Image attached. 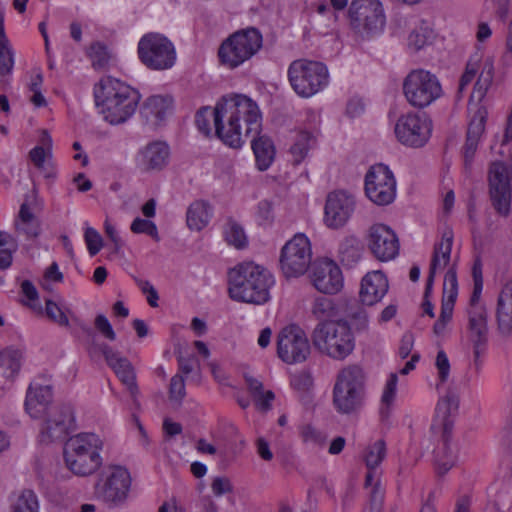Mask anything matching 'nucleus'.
I'll return each mask as SVG.
<instances>
[{"label": "nucleus", "mask_w": 512, "mask_h": 512, "mask_svg": "<svg viewBox=\"0 0 512 512\" xmlns=\"http://www.w3.org/2000/svg\"><path fill=\"white\" fill-rule=\"evenodd\" d=\"M365 394V374L361 367L349 365L342 368L336 377L333 388V404L342 414L357 410Z\"/></svg>", "instance_id": "8"}, {"label": "nucleus", "mask_w": 512, "mask_h": 512, "mask_svg": "<svg viewBox=\"0 0 512 512\" xmlns=\"http://www.w3.org/2000/svg\"><path fill=\"white\" fill-rule=\"evenodd\" d=\"M386 457V443L382 439H377L369 443L363 451V460L368 469L365 485L371 488V493L376 497L380 493L379 475L375 469L383 462Z\"/></svg>", "instance_id": "28"}, {"label": "nucleus", "mask_w": 512, "mask_h": 512, "mask_svg": "<svg viewBox=\"0 0 512 512\" xmlns=\"http://www.w3.org/2000/svg\"><path fill=\"white\" fill-rule=\"evenodd\" d=\"M434 365L437 370L439 382L441 384L445 383L449 378L451 367L448 356L443 350L437 352Z\"/></svg>", "instance_id": "55"}, {"label": "nucleus", "mask_w": 512, "mask_h": 512, "mask_svg": "<svg viewBox=\"0 0 512 512\" xmlns=\"http://www.w3.org/2000/svg\"><path fill=\"white\" fill-rule=\"evenodd\" d=\"M312 343L323 355L343 360L354 350V337L344 321H322L313 330Z\"/></svg>", "instance_id": "5"}, {"label": "nucleus", "mask_w": 512, "mask_h": 512, "mask_svg": "<svg viewBox=\"0 0 512 512\" xmlns=\"http://www.w3.org/2000/svg\"><path fill=\"white\" fill-rule=\"evenodd\" d=\"M300 435L304 443L318 448L324 447L327 439L326 435L322 431L311 425L302 427Z\"/></svg>", "instance_id": "51"}, {"label": "nucleus", "mask_w": 512, "mask_h": 512, "mask_svg": "<svg viewBox=\"0 0 512 512\" xmlns=\"http://www.w3.org/2000/svg\"><path fill=\"white\" fill-rule=\"evenodd\" d=\"M225 241L236 249H243L248 244V239L243 227L235 221H228L223 230Z\"/></svg>", "instance_id": "43"}, {"label": "nucleus", "mask_w": 512, "mask_h": 512, "mask_svg": "<svg viewBox=\"0 0 512 512\" xmlns=\"http://www.w3.org/2000/svg\"><path fill=\"white\" fill-rule=\"evenodd\" d=\"M14 67V52L8 38H0V77L10 74Z\"/></svg>", "instance_id": "45"}, {"label": "nucleus", "mask_w": 512, "mask_h": 512, "mask_svg": "<svg viewBox=\"0 0 512 512\" xmlns=\"http://www.w3.org/2000/svg\"><path fill=\"white\" fill-rule=\"evenodd\" d=\"M102 353L109 367L115 372L119 380L126 386L132 396H135L138 392L136 385V375L134 368L130 361L120 356V354L114 351L107 345L102 347Z\"/></svg>", "instance_id": "29"}, {"label": "nucleus", "mask_w": 512, "mask_h": 512, "mask_svg": "<svg viewBox=\"0 0 512 512\" xmlns=\"http://www.w3.org/2000/svg\"><path fill=\"white\" fill-rule=\"evenodd\" d=\"M38 510V499L33 491L23 490L13 496L11 512H38Z\"/></svg>", "instance_id": "42"}, {"label": "nucleus", "mask_w": 512, "mask_h": 512, "mask_svg": "<svg viewBox=\"0 0 512 512\" xmlns=\"http://www.w3.org/2000/svg\"><path fill=\"white\" fill-rule=\"evenodd\" d=\"M263 45V37L256 28H246L228 36L219 46L218 58L222 65L234 69L251 59Z\"/></svg>", "instance_id": "9"}, {"label": "nucleus", "mask_w": 512, "mask_h": 512, "mask_svg": "<svg viewBox=\"0 0 512 512\" xmlns=\"http://www.w3.org/2000/svg\"><path fill=\"white\" fill-rule=\"evenodd\" d=\"M138 56L140 61L152 70H167L176 62L174 44L160 33H147L138 42Z\"/></svg>", "instance_id": "12"}, {"label": "nucleus", "mask_w": 512, "mask_h": 512, "mask_svg": "<svg viewBox=\"0 0 512 512\" xmlns=\"http://www.w3.org/2000/svg\"><path fill=\"white\" fill-rule=\"evenodd\" d=\"M21 291L23 296L26 298V300H24L25 305L34 310L40 309L38 304V292L30 281L25 280L22 282Z\"/></svg>", "instance_id": "58"}, {"label": "nucleus", "mask_w": 512, "mask_h": 512, "mask_svg": "<svg viewBox=\"0 0 512 512\" xmlns=\"http://www.w3.org/2000/svg\"><path fill=\"white\" fill-rule=\"evenodd\" d=\"M403 94L412 107L421 109L439 99L443 90L436 75L428 70L416 69L405 77Z\"/></svg>", "instance_id": "10"}, {"label": "nucleus", "mask_w": 512, "mask_h": 512, "mask_svg": "<svg viewBox=\"0 0 512 512\" xmlns=\"http://www.w3.org/2000/svg\"><path fill=\"white\" fill-rule=\"evenodd\" d=\"M104 230L108 239L113 243L114 248L119 250L123 246V241L117 228L110 222L108 218L104 222Z\"/></svg>", "instance_id": "64"}, {"label": "nucleus", "mask_w": 512, "mask_h": 512, "mask_svg": "<svg viewBox=\"0 0 512 512\" xmlns=\"http://www.w3.org/2000/svg\"><path fill=\"white\" fill-rule=\"evenodd\" d=\"M454 305L451 299H443L441 305V313L439 319L433 326V331L435 335L442 336L447 328L448 323L452 319Z\"/></svg>", "instance_id": "49"}, {"label": "nucleus", "mask_w": 512, "mask_h": 512, "mask_svg": "<svg viewBox=\"0 0 512 512\" xmlns=\"http://www.w3.org/2000/svg\"><path fill=\"white\" fill-rule=\"evenodd\" d=\"M88 55L94 67L101 68L107 63L108 53L106 47L101 43L92 44L88 50Z\"/></svg>", "instance_id": "57"}, {"label": "nucleus", "mask_w": 512, "mask_h": 512, "mask_svg": "<svg viewBox=\"0 0 512 512\" xmlns=\"http://www.w3.org/2000/svg\"><path fill=\"white\" fill-rule=\"evenodd\" d=\"M22 351L6 348L0 352V369L5 377H13L20 370Z\"/></svg>", "instance_id": "41"}, {"label": "nucleus", "mask_w": 512, "mask_h": 512, "mask_svg": "<svg viewBox=\"0 0 512 512\" xmlns=\"http://www.w3.org/2000/svg\"><path fill=\"white\" fill-rule=\"evenodd\" d=\"M432 122L425 114L409 112L401 115L394 126L396 139L405 146L423 147L431 137Z\"/></svg>", "instance_id": "15"}, {"label": "nucleus", "mask_w": 512, "mask_h": 512, "mask_svg": "<svg viewBox=\"0 0 512 512\" xmlns=\"http://www.w3.org/2000/svg\"><path fill=\"white\" fill-rule=\"evenodd\" d=\"M365 194L376 205H388L396 197V180L391 170L383 165L372 166L365 176Z\"/></svg>", "instance_id": "17"}, {"label": "nucleus", "mask_w": 512, "mask_h": 512, "mask_svg": "<svg viewBox=\"0 0 512 512\" xmlns=\"http://www.w3.org/2000/svg\"><path fill=\"white\" fill-rule=\"evenodd\" d=\"M389 290V281L381 270L367 272L360 281L358 297L363 306H374L382 301Z\"/></svg>", "instance_id": "23"}, {"label": "nucleus", "mask_w": 512, "mask_h": 512, "mask_svg": "<svg viewBox=\"0 0 512 512\" xmlns=\"http://www.w3.org/2000/svg\"><path fill=\"white\" fill-rule=\"evenodd\" d=\"M459 407V397L453 393L448 392L443 396L436 406V421H439L443 426L444 431L450 427L449 417L454 415Z\"/></svg>", "instance_id": "38"}, {"label": "nucleus", "mask_w": 512, "mask_h": 512, "mask_svg": "<svg viewBox=\"0 0 512 512\" xmlns=\"http://www.w3.org/2000/svg\"><path fill=\"white\" fill-rule=\"evenodd\" d=\"M311 279L314 287L325 294H335L343 287V275L339 266L328 259L315 263Z\"/></svg>", "instance_id": "22"}, {"label": "nucleus", "mask_w": 512, "mask_h": 512, "mask_svg": "<svg viewBox=\"0 0 512 512\" xmlns=\"http://www.w3.org/2000/svg\"><path fill=\"white\" fill-rule=\"evenodd\" d=\"M132 486L130 472L122 466H111L107 469L102 483L98 486V494L109 507H122L129 498Z\"/></svg>", "instance_id": "16"}, {"label": "nucleus", "mask_w": 512, "mask_h": 512, "mask_svg": "<svg viewBox=\"0 0 512 512\" xmlns=\"http://www.w3.org/2000/svg\"><path fill=\"white\" fill-rule=\"evenodd\" d=\"M294 92L302 98H310L324 90L330 80L327 66L315 60L297 59L290 63L287 71Z\"/></svg>", "instance_id": "7"}, {"label": "nucleus", "mask_w": 512, "mask_h": 512, "mask_svg": "<svg viewBox=\"0 0 512 512\" xmlns=\"http://www.w3.org/2000/svg\"><path fill=\"white\" fill-rule=\"evenodd\" d=\"M477 98H472L468 105L469 123L467 138L463 147L465 165L472 163L476 154L479 141L485 130V123L488 117L487 109L480 104Z\"/></svg>", "instance_id": "21"}, {"label": "nucleus", "mask_w": 512, "mask_h": 512, "mask_svg": "<svg viewBox=\"0 0 512 512\" xmlns=\"http://www.w3.org/2000/svg\"><path fill=\"white\" fill-rule=\"evenodd\" d=\"M53 394L49 384L35 380L27 389L25 398V410L31 418L39 419L51 409Z\"/></svg>", "instance_id": "24"}, {"label": "nucleus", "mask_w": 512, "mask_h": 512, "mask_svg": "<svg viewBox=\"0 0 512 512\" xmlns=\"http://www.w3.org/2000/svg\"><path fill=\"white\" fill-rule=\"evenodd\" d=\"M276 352L284 363L293 365L304 362L311 352L304 330L296 325L282 328L276 338Z\"/></svg>", "instance_id": "14"}, {"label": "nucleus", "mask_w": 512, "mask_h": 512, "mask_svg": "<svg viewBox=\"0 0 512 512\" xmlns=\"http://www.w3.org/2000/svg\"><path fill=\"white\" fill-rule=\"evenodd\" d=\"M457 450L449 444H443L435 454V470L438 476H444L457 463Z\"/></svg>", "instance_id": "40"}, {"label": "nucleus", "mask_w": 512, "mask_h": 512, "mask_svg": "<svg viewBox=\"0 0 512 512\" xmlns=\"http://www.w3.org/2000/svg\"><path fill=\"white\" fill-rule=\"evenodd\" d=\"M130 229L135 234H146L157 242L160 240L157 226L151 220L137 217L131 223Z\"/></svg>", "instance_id": "50"}, {"label": "nucleus", "mask_w": 512, "mask_h": 512, "mask_svg": "<svg viewBox=\"0 0 512 512\" xmlns=\"http://www.w3.org/2000/svg\"><path fill=\"white\" fill-rule=\"evenodd\" d=\"M210 205L202 200L193 202L187 210V225L191 230L200 231L205 228L211 218Z\"/></svg>", "instance_id": "37"}, {"label": "nucleus", "mask_w": 512, "mask_h": 512, "mask_svg": "<svg viewBox=\"0 0 512 512\" xmlns=\"http://www.w3.org/2000/svg\"><path fill=\"white\" fill-rule=\"evenodd\" d=\"M436 36L432 25L427 21L421 20L409 32L407 36V47L412 52L420 51L432 44Z\"/></svg>", "instance_id": "34"}, {"label": "nucleus", "mask_w": 512, "mask_h": 512, "mask_svg": "<svg viewBox=\"0 0 512 512\" xmlns=\"http://www.w3.org/2000/svg\"><path fill=\"white\" fill-rule=\"evenodd\" d=\"M85 242L87 244L90 255H96L102 248V237L97 230L87 226L84 233Z\"/></svg>", "instance_id": "56"}, {"label": "nucleus", "mask_w": 512, "mask_h": 512, "mask_svg": "<svg viewBox=\"0 0 512 512\" xmlns=\"http://www.w3.org/2000/svg\"><path fill=\"white\" fill-rule=\"evenodd\" d=\"M312 261V247L309 238L298 233L281 249L280 268L287 278L299 277L309 268Z\"/></svg>", "instance_id": "13"}, {"label": "nucleus", "mask_w": 512, "mask_h": 512, "mask_svg": "<svg viewBox=\"0 0 512 512\" xmlns=\"http://www.w3.org/2000/svg\"><path fill=\"white\" fill-rule=\"evenodd\" d=\"M349 23L353 32L368 39L382 32L385 14L379 0H353L349 7Z\"/></svg>", "instance_id": "11"}, {"label": "nucleus", "mask_w": 512, "mask_h": 512, "mask_svg": "<svg viewBox=\"0 0 512 512\" xmlns=\"http://www.w3.org/2000/svg\"><path fill=\"white\" fill-rule=\"evenodd\" d=\"M170 158L169 146L162 141H154L143 147L137 154V166L144 172H159Z\"/></svg>", "instance_id": "25"}, {"label": "nucleus", "mask_w": 512, "mask_h": 512, "mask_svg": "<svg viewBox=\"0 0 512 512\" xmlns=\"http://www.w3.org/2000/svg\"><path fill=\"white\" fill-rule=\"evenodd\" d=\"M45 312L49 319L59 326L69 327L70 322L66 312L55 302L51 300L46 301Z\"/></svg>", "instance_id": "53"}, {"label": "nucleus", "mask_w": 512, "mask_h": 512, "mask_svg": "<svg viewBox=\"0 0 512 512\" xmlns=\"http://www.w3.org/2000/svg\"><path fill=\"white\" fill-rule=\"evenodd\" d=\"M170 398L180 401L185 396V383L181 375H174L170 381Z\"/></svg>", "instance_id": "60"}, {"label": "nucleus", "mask_w": 512, "mask_h": 512, "mask_svg": "<svg viewBox=\"0 0 512 512\" xmlns=\"http://www.w3.org/2000/svg\"><path fill=\"white\" fill-rule=\"evenodd\" d=\"M15 227L19 233L28 238H35L40 234V222L27 203L21 205L18 217L15 220Z\"/></svg>", "instance_id": "36"}, {"label": "nucleus", "mask_w": 512, "mask_h": 512, "mask_svg": "<svg viewBox=\"0 0 512 512\" xmlns=\"http://www.w3.org/2000/svg\"><path fill=\"white\" fill-rule=\"evenodd\" d=\"M496 319L501 334H512V280L507 281L499 292Z\"/></svg>", "instance_id": "32"}, {"label": "nucleus", "mask_w": 512, "mask_h": 512, "mask_svg": "<svg viewBox=\"0 0 512 512\" xmlns=\"http://www.w3.org/2000/svg\"><path fill=\"white\" fill-rule=\"evenodd\" d=\"M53 141L47 131H42L39 144L29 152L30 161L47 178H54L56 170L52 161Z\"/></svg>", "instance_id": "30"}, {"label": "nucleus", "mask_w": 512, "mask_h": 512, "mask_svg": "<svg viewBox=\"0 0 512 512\" xmlns=\"http://www.w3.org/2000/svg\"><path fill=\"white\" fill-rule=\"evenodd\" d=\"M339 257L343 264L352 266L361 258L362 247L355 236L345 237L339 245Z\"/></svg>", "instance_id": "39"}, {"label": "nucleus", "mask_w": 512, "mask_h": 512, "mask_svg": "<svg viewBox=\"0 0 512 512\" xmlns=\"http://www.w3.org/2000/svg\"><path fill=\"white\" fill-rule=\"evenodd\" d=\"M215 115H216V106L214 108L211 107H203L201 108L196 116L195 123L198 130L205 136H210L212 133V125L215 127Z\"/></svg>", "instance_id": "44"}, {"label": "nucleus", "mask_w": 512, "mask_h": 512, "mask_svg": "<svg viewBox=\"0 0 512 512\" xmlns=\"http://www.w3.org/2000/svg\"><path fill=\"white\" fill-rule=\"evenodd\" d=\"M312 313L320 320L326 321V319L336 316L337 309L334 302L326 297H319L315 300Z\"/></svg>", "instance_id": "48"}, {"label": "nucleus", "mask_w": 512, "mask_h": 512, "mask_svg": "<svg viewBox=\"0 0 512 512\" xmlns=\"http://www.w3.org/2000/svg\"><path fill=\"white\" fill-rule=\"evenodd\" d=\"M246 101L233 102L230 95L223 96L216 103L215 134L227 146L241 148L246 142L239 115L251 113Z\"/></svg>", "instance_id": "6"}, {"label": "nucleus", "mask_w": 512, "mask_h": 512, "mask_svg": "<svg viewBox=\"0 0 512 512\" xmlns=\"http://www.w3.org/2000/svg\"><path fill=\"white\" fill-rule=\"evenodd\" d=\"M356 209L355 196L345 190H335L327 195L324 223L328 228L339 229L351 219Z\"/></svg>", "instance_id": "18"}, {"label": "nucleus", "mask_w": 512, "mask_h": 512, "mask_svg": "<svg viewBox=\"0 0 512 512\" xmlns=\"http://www.w3.org/2000/svg\"><path fill=\"white\" fill-rule=\"evenodd\" d=\"M492 36V29L487 22H479L476 28L475 37L477 41L476 51L470 56L465 71L459 81V92L464 91L476 78L472 92V98L482 101L492 85L494 78V60L492 56L486 55L481 46Z\"/></svg>", "instance_id": "3"}, {"label": "nucleus", "mask_w": 512, "mask_h": 512, "mask_svg": "<svg viewBox=\"0 0 512 512\" xmlns=\"http://www.w3.org/2000/svg\"><path fill=\"white\" fill-rule=\"evenodd\" d=\"M257 217L264 223H271L274 218V207L273 203L268 200H262L257 206Z\"/></svg>", "instance_id": "61"}, {"label": "nucleus", "mask_w": 512, "mask_h": 512, "mask_svg": "<svg viewBox=\"0 0 512 512\" xmlns=\"http://www.w3.org/2000/svg\"><path fill=\"white\" fill-rule=\"evenodd\" d=\"M95 327L107 339L113 341L116 339V334L104 315H98L95 319Z\"/></svg>", "instance_id": "63"}, {"label": "nucleus", "mask_w": 512, "mask_h": 512, "mask_svg": "<svg viewBox=\"0 0 512 512\" xmlns=\"http://www.w3.org/2000/svg\"><path fill=\"white\" fill-rule=\"evenodd\" d=\"M469 328L479 338L486 332V312L482 306H474L469 311Z\"/></svg>", "instance_id": "47"}, {"label": "nucleus", "mask_w": 512, "mask_h": 512, "mask_svg": "<svg viewBox=\"0 0 512 512\" xmlns=\"http://www.w3.org/2000/svg\"><path fill=\"white\" fill-rule=\"evenodd\" d=\"M444 297L443 299H451L453 305L455 304L457 296V276L455 267L446 269L444 277Z\"/></svg>", "instance_id": "54"}, {"label": "nucleus", "mask_w": 512, "mask_h": 512, "mask_svg": "<svg viewBox=\"0 0 512 512\" xmlns=\"http://www.w3.org/2000/svg\"><path fill=\"white\" fill-rule=\"evenodd\" d=\"M228 284L231 299L261 305L270 300V290L275 279L264 266L246 261L229 270Z\"/></svg>", "instance_id": "1"}, {"label": "nucleus", "mask_w": 512, "mask_h": 512, "mask_svg": "<svg viewBox=\"0 0 512 512\" xmlns=\"http://www.w3.org/2000/svg\"><path fill=\"white\" fill-rule=\"evenodd\" d=\"M173 100L168 95H152L141 108V115L152 125H159L172 110Z\"/></svg>", "instance_id": "31"}, {"label": "nucleus", "mask_w": 512, "mask_h": 512, "mask_svg": "<svg viewBox=\"0 0 512 512\" xmlns=\"http://www.w3.org/2000/svg\"><path fill=\"white\" fill-rule=\"evenodd\" d=\"M310 129H301L296 132L293 142L290 146V155L295 164H300L307 156L311 149L317 143V126L320 123V116L315 112L309 113Z\"/></svg>", "instance_id": "26"}, {"label": "nucleus", "mask_w": 512, "mask_h": 512, "mask_svg": "<svg viewBox=\"0 0 512 512\" xmlns=\"http://www.w3.org/2000/svg\"><path fill=\"white\" fill-rule=\"evenodd\" d=\"M366 243L371 254L381 262L393 260L399 253V239L388 225L375 223L366 234Z\"/></svg>", "instance_id": "19"}, {"label": "nucleus", "mask_w": 512, "mask_h": 512, "mask_svg": "<svg viewBox=\"0 0 512 512\" xmlns=\"http://www.w3.org/2000/svg\"><path fill=\"white\" fill-rule=\"evenodd\" d=\"M252 149L258 168L262 171L268 169L275 156V148L272 140L265 135L259 134L253 137Z\"/></svg>", "instance_id": "35"}, {"label": "nucleus", "mask_w": 512, "mask_h": 512, "mask_svg": "<svg viewBox=\"0 0 512 512\" xmlns=\"http://www.w3.org/2000/svg\"><path fill=\"white\" fill-rule=\"evenodd\" d=\"M397 384H398V375L397 373H390L383 389V393L381 396L382 405L386 407H390L396 398L397 393Z\"/></svg>", "instance_id": "52"}, {"label": "nucleus", "mask_w": 512, "mask_h": 512, "mask_svg": "<svg viewBox=\"0 0 512 512\" xmlns=\"http://www.w3.org/2000/svg\"><path fill=\"white\" fill-rule=\"evenodd\" d=\"M45 416L40 431L42 442L60 440L75 427V416L71 405L53 406Z\"/></svg>", "instance_id": "20"}, {"label": "nucleus", "mask_w": 512, "mask_h": 512, "mask_svg": "<svg viewBox=\"0 0 512 512\" xmlns=\"http://www.w3.org/2000/svg\"><path fill=\"white\" fill-rule=\"evenodd\" d=\"M102 448V440L94 433H79L72 436L64 446L65 464L75 475L89 476L102 465Z\"/></svg>", "instance_id": "4"}, {"label": "nucleus", "mask_w": 512, "mask_h": 512, "mask_svg": "<svg viewBox=\"0 0 512 512\" xmlns=\"http://www.w3.org/2000/svg\"><path fill=\"white\" fill-rule=\"evenodd\" d=\"M211 490L215 496L220 497L224 494L232 492L233 486L228 478L215 477L211 483Z\"/></svg>", "instance_id": "62"}, {"label": "nucleus", "mask_w": 512, "mask_h": 512, "mask_svg": "<svg viewBox=\"0 0 512 512\" xmlns=\"http://www.w3.org/2000/svg\"><path fill=\"white\" fill-rule=\"evenodd\" d=\"M95 98L104 120L118 125L133 116L141 96L138 90L123 81L106 77L96 87Z\"/></svg>", "instance_id": "2"}, {"label": "nucleus", "mask_w": 512, "mask_h": 512, "mask_svg": "<svg viewBox=\"0 0 512 512\" xmlns=\"http://www.w3.org/2000/svg\"><path fill=\"white\" fill-rule=\"evenodd\" d=\"M16 250L14 239L6 232H0V269L8 268L12 263V254Z\"/></svg>", "instance_id": "46"}, {"label": "nucleus", "mask_w": 512, "mask_h": 512, "mask_svg": "<svg viewBox=\"0 0 512 512\" xmlns=\"http://www.w3.org/2000/svg\"><path fill=\"white\" fill-rule=\"evenodd\" d=\"M233 102L246 101L251 109V113L249 114H241L239 115V124L243 125V130L245 132V140L248 137H255L260 134L262 129V114L260 109L255 101L251 98L242 95V94H230Z\"/></svg>", "instance_id": "33"}, {"label": "nucleus", "mask_w": 512, "mask_h": 512, "mask_svg": "<svg viewBox=\"0 0 512 512\" xmlns=\"http://www.w3.org/2000/svg\"><path fill=\"white\" fill-rule=\"evenodd\" d=\"M453 235L445 232L434 246L432 260L427 278V290L431 289L435 275L456 266V258L452 257Z\"/></svg>", "instance_id": "27"}, {"label": "nucleus", "mask_w": 512, "mask_h": 512, "mask_svg": "<svg viewBox=\"0 0 512 512\" xmlns=\"http://www.w3.org/2000/svg\"><path fill=\"white\" fill-rule=\"evenodd\" d=\"M348 317L356 331H365L368 328L369 317L364 309L358 308L356 311L350 312Z\"/></svg>", "instance_id": "59"}]
</instances>
